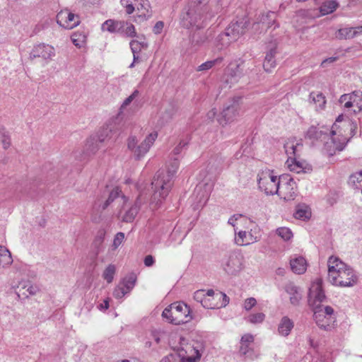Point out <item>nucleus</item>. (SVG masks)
Masks as SVG:
<instances>
[{
  "mask_svg": "<svg viewBox=\"0 0 362 362\" xmlns=\"http://www.w3.org/2000/svg\"><path fill=\"white\" fill-rule=\"evenodd\" d=\"M313 318L318 325L322 329L327 330L329 327L330 320L327 317L321 310H317L313 308Z\"/></svg>",
  "mask_w": 362,
  "mask_h": 362,
  "instance_id": "28",
  "label": "nucleus"
},
{
  "mask_svg": "<svg viewBox=\"0 0 362 362\" xmlns=\"http://www.w3.org/2000/svg\"><path fill=\"white\" fill-rule=\"evenodd\" d=\"M189 349H191V351H193L194 352L195 356H185L183 353L184 349H182V350L177 353L179 356H180L182 362H197L200 359L202 354L199 352V350L197 347L194 346H190Z\"/></svg>",
  "mask_w": 362,
  "mask_h": 362,
  "instance_id": "32",
  "label": "nucleus"
},
{
  "mask_svg": "<svg viewBox=\"0 0 362 362\" xmlns=\"http://www.w3.org/2000/svg\"><path fill=\"white\" fill-rule=\"evenodd\" d=\"M223 162L224 159L221 156H216L213 163V165L215 166L216 169L221 170L224 166Z\"/></svg>",
  "mask_w": 362,
  "mask_h": 362,
  "instance_id": "62",
  "label": "nucleus"
},
{
  "mask_svg": "<svg viewBox=\"0 0 362 362\" xmlns=\"http://www.w3.org/2000/svg\"><path fill=\"white\" fill-rule=\"evenodd\" d=\"M302 146V144L296 141V139H290L285 143L284 149L288 156L287 163H289L293 158H296V152L298 151V148H301Z\"/></svg>",
  "mask_w": 362,
  "mask_h": 362,
  "instance_id": "21",
  "label": "nucleus"
},
{
  "mask_svg": "<svg viewBox=\"0 0 362 362\" xmlns=\"http://www.w3.org/2000/svg\"><path fill=\"white\" fill-rule=\"evenodd\" d=\"M247 25L248 22L244 18H241L236 22H232L226 28V31L218 35V38L223 41L225 40V38H227V40L223 42V45H227L231 42L236 41L243 35L245 33Z\"/></svg>",
  "mask_w": 362,
  "mask_h": 362,
  "instance_id": "8",
  "label": "nucleus"
},
{
  "mask_svg": "<svg viewBox=\"0 0 362 362\" xmlns=\"http://www.w3.org/2000/svg\"><path fill=\"white\" fill-rule=\"evenodd\" d=\"M124 21H117L114 20H107L102 25L103 30H106L110 33H120Z\"/></svg>",
  "mask_w": 362,
  "mask_h": 362,
  "instance_id": "29",
  "label": "nucleus"
},
{
  "mask_svg": "<svg viewBox=\"0 0 362 362\" xmlns=\"http://www.w3.org/2000/svg\"><path fill=\"white\" fill-rule=\"evenodd\" d=\"M121 193L122 191L119 189V187L113 189L110 193L107 199L103 204L102 206L103 209L105 210L115 199L118 198L120 196Z\"/></svg>",
  "mask_w": 362,
  "mask_h": 362,
  "instance_id": "45",
  "label": "nucleus"
},
{
  "mask_svg": "<svg viewBox=\"0 0 362 362\" xmlns=\"http://www.w3.org/2000/svg\"><path fill=\"white\" fill-rule=\"evenodd\" d=\"M276 233L284 240H288L293 236L291 230L288 228L282 227L276 230Z\"/></svg>",
  "mask_w": 362,
  "mask_h": 362,
  "instance_id": "49",
  "label": "nucleus"
},
{
  "mask_svg": "<svg viewBox=\"0 0 362 362\" xmlns=\"http://www.w3.org/2000/svg\"><path fill=\"white\" fill-rule=\"evenodd\" d=\"M127 293H128L125 291V288L122 286L121 284H119L113 291V296L116 298H122Z\"/></svg>",
  "mask_w": 362,
  "mask_h": 362,
  "instance_id": "56",
  "label": "nucleus"
},
{
  "mask_svg": "<svg viewBox=\"0 0 362 362\" xmlns=\"http://www.w3.org/2000/svg\"><path fill=\"white\" fill-rule=\"evenodd\" d=\"M119 119V115L109 122L99 132L98 139L100 143L105 142L110 139H115L117 136L119 129L116 127V121Z\"/></svg>",
  "mask_w": 362,
  "mask_h": 362,
  "instance_id": "18",
  "label": "nucleus"
},
{
  "mask_svg": "<svg viewBox=\"0 0 362 362\" xmlns=\"http://www.w3.org/2000/svg\"><path fill=\"white\" fill-rule=\"evenodd\" d=\"M259 240L258 237L253 235L252 230H250L248 233L246 231L240 230L235 238V243L240 246L248 245L259 241Z\"/></svg>",
  "mask_w": 362,
  "mask_h": 362,
  "instance_id": "19",
  "label": "nucleus"
},
{
  "mask_svg": "<svg viewBox=\"0 0 362 362\" xmlns=\"http://www.w3.org/2000/svg\"><path fill=\"white\" fill-rule=\"evenodd\" d=\"M337 135L335 130L332 129L329 132V137L327 138V141H325L324 149L328 156H332L335 154L336 151H341L344 149L349 139H347L343 135H337V137H334Z\"/></svg>",
  "mask_w": 362,
  "mask_h": 362,
  "instance_id": "11",
  "label": "nucleus"
},
{
  "mask_svg": "<svg viewBox=\"0 0 362 362\" xmlns=\"http://www.w3.org/2000/svg\"><path fill=\"white\" fill-rule=\"evenodd\" d=\"M295 218L305 220L310 216V211L305 205H298L295 212Z\"/></svg>",
  "mask_w": 362,
  "mask_h": 362,
  "instance_id": "40",
  "label": "nucleus"
},
{
  "mask_svg": "<svg viewBox=\"0 0 362 362\" xmlns=\"http://www.w3.org/2000/svg\"><path fill=\"white\" fill-rule=\"evenodd\" d=\"M219 6L215 0H192L181 14V25L186 28H204L218 13Z\"/></svg>",
  "mask_w": 362,
  "mask_h": 362,
  "instance_id": "1",
  "label": "nucleus"
},
{
  "mask_svg": "<svg viewBox=\"0 0 362 362\" xmlns=\"http://www.w3.org/2000/svg\"><path fill=\"white\" fill-rule=\"evenodd\" d=\"M337 37L339 40L352 39L355 37L354 35V28L351 27L339 29Z\"/></svg>",
  "mask_w": 362,
  "mask_h": 362,
  "instance_id": "43",
  "label": "nucleus"
},
{
  "mask_svg": "<svg viewBox=\"0 0 362 362\" xmlns=\"http://www.w3.org/2000/svg\"><path fill=\"white\" fill-rule=\"evenodd\" d=\"M328 279L329 282L340 287L354 286L358 277L354 269L339 258L330 257L328 259Z\"/></svg>",
  "mask_w": 362,
  "mask_h": 362,
  "instance_id": "3",
  "label": "nucleus"
},
{
  "mask_svg": "<svg viewBox=\"0 0 362 362\" xmlns=\"http://www.w3.org/2000/svg\"><path fill=\"white\" fill-rule=\"evenodd\" d=\"M257 304V300L255 298H248L244 302V308L246 310H251Z\"/></svg>",
  "mask_w": 362,
  "mask_h": 362,
  "instance_id": "60",
  "label": "nucleus"
},
{
  "mask_svg": "<svg viewBox=\"0 0 362 362\" xmlns=\"http://www.w3.org/2000/svg\"><path fill=\"white\" fill-rule=\"evenodd\" d=\"M349 185L354 189L362 191V170L355 173L349 177Z\"/></svg>",
  "mask_w": 362,
  "mask_h": 362,
  "instance_id": "33",
  "label": "nucleus"
},
{
  "mask_svg": "<svg viewBox=\"0 0 362 362\" xmlns=\"http://www.w3.org/2000/svg\"><path fill=\"white\" fill-rule=\"evenodd\" d=\"M339 4L335 1H327L324 2L320 7V11L322 16L327 15L334 12L338 7Z\"/></svg>",
  "mask_w": 362,
  "mask_h": 362,
  "instance_id": "34",
  "label": "nucleus"
},
{
  "mask_svg": "<svg viewBox=\"0 0 362 362\" xmlns=\"http://www.w3.org/2000/svg\"><path fill=\"white\" fill-rule=\"evenodd\" d=\"M0 141L4 149L8 148L11 146V137L9 133L4 129L0 130Z\"/></svg>",
  "mask_w": 362,
  "mask_h": 362,
  "instance_id": "47",
  "label": "nucleus"
},
{
  "mask_svg": "<svg viewBox=\"0 0 362 362\" xmlns=\"http://www.w3.org/2000/svg\"><path fill=\"white\" fill-rule=\"evenodd\" d=\"M144 46L146 47L144 42H140L134 40L130 42V48L133 54H139Z\"/></svg>",
  "mask_w": 362,
  "mask_h": 362,
  "instance_id": "51",
  "label": "nucleus"
},
{
  "mask_svg": "<svg viewBox=\"0 0 362 362\" xmlns=\"http://www.w3.org/2000/svg\"><path fill=\"white\" fill-rule=\"evenodd\" d=\"M221 268L228 276H236L243 269V256L239 251H232L221 260Z\"/></svg>",
  "mask_w": 362,
  "mask_h": 362,
  "instance_id": "7",
  "label": "nucleus"
},
{
  "mask_svg": "<svg viewBox=\"0 0 362 362\" xmlns=\"http://www.w3.org/2000/svg\"><path fill=\"white\" fill-rule=\"evenodd\" d=\"M179 167V160L174 158L167 166V170L157 171L152 182L153 194L151 197V205L153 208L158 207L162 201L168 196L173 186L172 180Z\"/></svg>",
  "mask_w": 362,
  "mask_h": 362,
  "instance_id": "2",
  "label": "nucleus"
},
{
  "mask_svg": "<svg viewBox=\"0 0 362 362\" xmlns=\"http://www.w3.org/2000/svg\"><path fill=\"white\" fill-rule=\"evenodd\" d=\"M57 23L66 29H72L80 23L79 17L69 10H63L57 15Z\"/></svg>",
  "mask_w": 362,
  "mask_h": 362,
  "instance_id": "16",
  "label": "nucleus"
},
{
  "mask_svg": "<svg viewBox=\"0 0 362 362\" xmlns=\"http://www.w3.org/2000/svg\"><path fill=\"white\" fill-rule=\"evenodd\" d=\"M328 129H320L318 127L311 126L307 131L305 137L313 140H326L329 137Z\"/></svg>",
  "mask_w": 362,
  "mask_h": 362,
  "instance_id": "25",
  "label": "nucleus"
},
{
  "mask_svg": "<svg viewBox=\"0 0 362 362\" xmlns=\"http://www.w3.org/2000/svg\"><path fill=\"white\" fill-rule=\"evenodd\" d=\"M206 298L205 290H198L194 293V299L202 304Z\"/></svg>",
  "mask_w": 362,
  "mask_h": 362,
  "instance_id": "59",
  "label": "nucleus"
},
{
  "mask_svg": "<svg viewBox=\"0 0 362 362\" xmlns=\"http://www.w3.org/2000/svg\"><path fill=\"white\" fill-rule=\"evenodd\" d=\"M265 318V315L262 313H257L255 314H251L247 317V320L250 323L257 324L261 323L264 321Z\"/></svg>",
  "mask_w": 362,
  "mask_h": 362,
  "instance_id": "50",
  "label": "nucleus"
},
{
  "mask_svg": "<svg viewBox=\"0 0 362 362\" xmlns=\"http://www.w3.org/2000/svg\"><path fill=\"white\" fill-rule=\"evenodd\" d=\"M54 56L55 49L54 47L45 43L35 45L30 53L31 60L37 57H41L45 60H52Z\"/></svg>",
  "mask_w": 362,
  "mask_h": 362,
  "instance_id": "17",
  "label": "nucleus"
},
{
  "mask_svg": "<svg viewBox=\"0 0 362 362\" xmlns=\"http://www.w3.org/2000/svg\"><path fill=\"white\" fill-rule=\"evenodd\" d=\"M98 142H99L98 139H90L88 140L86 144V153L88 156L90 154H94L99 148Z\"/></svg>",
  "mask_w": 362,
  "mask_h": 362,
  "instance_id": "44",
  "label": "nucleus"
},
{
  "mask_svg": "<svg viewBox=\"0 0 362 362\" xmlns=\"http://www.w3.org/2000/svg\"><path fill=\"white\" fill-rule=\"evenodd\" d=\"M339 102L348 112L356 115L362 110V92L353 91L351 93L342 95Z\"/></svg>",
  "mask_w": 362,
  "mask_h": 362,
  "instance_id": "9",
  "label": "nucleus"
},
{
  "mask_svg": "<svg viewBox=\"0 0 362 362\" xmlns=\"http://www.w3.org/2000/svg\"><path fill=\"white\" fill-rule=\"evenodd\" d=\"M276 54V44L274 42L271 45V47L269 48V50L266 53L265 59L263 63V67L266 71H271L272 69L276 66V61L274 59Z\"/></svg>",
  "mask_w": 362,
  "mask_h": 362,
  "instance_id": "22",
  "label": "nucleus"
},
{
  "mask_svg": "<svg viewBox=\"0 0 362 362\" xmlns=\"http://www.w3.org/2000/svg\"><path fill=\"white\" fill-rule=\"evenodd\" d=\"M190 308L184 303H173L165 308L162 313L163 317L174 325H182L192 320Z\"/></svg>",
  "mask_w": 362,
  "mask_h": 362,
  "instance_id": "4",
  "label": "nucleus"
},
{
  "mask_svg": "<svg viewBox=\"0 0 362 362\" xmlns=\"http://www.w3.org/2000/svg\"><path fill=\"white\" fill-rule=\"evenodd\" d=\"M158 138V132L154 131L148 134L143 141L132 135L127 139V148L136 160H141L149 151L151 147Z\"/></svg>",
  "mask_w": 362,
  "mask_h": 362,
  "instance_id": "5",
  "label": "nucleus"
},
{
  "mask_svg": "<svg viewBox=\"0 0 362 362\" xmlns=\"http://www.w3.org/2000/svg\"><path fill=\"white\" fill-rule=\"evenodd\" d=\"M213 300L212 298L206 297L202 303V305L207 309H216L217 308V304L216 303H213Z\"/></svg>",
  "mask_w": 362,
  "mask_h": 362,
  "instance_id": "58",
  "label": "nucleus"
},
{
  "mask_svg": "<svg viewBox=\"0 0 362 362\" xmlns=\"http://www.w3.org/2000/svg\"><path fill=\"white\" fill-rule=\"evenodd\" d=\"M223 57H218L215 59L207 61L197 68V71H206L214 66L220 64L223 62Z\"/></svg>",
  "mask_w": 362,
  "mask_h": 362,
  "instance_id": "37",
  "label": "nucleus"
},
{
  "mask_svg": "<svg viewBox=\"0 0 362 362\" xmlns=\"http://www.w3.org/2000/svg\"><path fill=\"white\" fill-rule=\"evenodd\" d=\"M240 106L238 100H233L230 105L225 107L218 117V122L222 126L230 124L240 115Z\"/></svg>",
  "mask_w": 362,
  "mask_h": 362,
  "instance_id": "13",
  "label": "nucleus"
},
{
  "mask_svg": "<svg viewBox=\"0 0 362 362\" xmlns=\"http://www.w3.org/2000/svg\"><path fill=\"white\" fill-rule=\"evenodd\" d=\"M139 90H135L128 98H127L121 105L120 110L128 106L138 95Z\"/></svg>",
  "mask_w": 362,
  "mask_h": 362,
  "instance_id": "54",
  "label": "nucleus"
},
{
  "mask_svg": "<svg viewBox=\"0 0 362 362\" xmlns=\"http://www.w3.org/2000/svg\"><path fill=\"white\" fill-rule=\"evenodd\" d=\"M215 298L219 300V302H216L217 308L226 307L229 303V298L222 292L216 293Z\"/></svg>",
  "mask_w": 362,
  "mask_h": 362,
  "instance_id": "48",
  "label": "nucleus"
},
{
  "mask_svg": "<svg viewBox=\"0 0 362 362\" xmlns=\"http://www.w3.org/2000/svg\"><path fill=\"white\" fill-rule=\"evenodd\" d=\"M139 6H137L138 15L135 18L136 22L146 21L152 16V11L149 10L150 5L148 0H139Z\"/></svg>",
  "mask_w": 362,
  "mask_h": 362,
  "instance_id": "20",
  "label": "nucleus"
},
{
  "mask_svg": "<svg viewBox=\"0 0 362 362\" xmlns=\"http://www.w3.org/2000/svg\"><path fill=\"white\" fill-rule=\"evenodd\" d=\"M105 233L103 232H100L97 236L95 238L93 245L96 249V253L98 254L100 250V246L102 245L104 240Z\"/></svg>",
  "mask_w": 362,
  "mask_h": 362,
  "instance_id": "52",
  "label": "nucleus"
},
{
  "mask_svg": "<svg viewBox=\"0 0 362 362\" xmlns=\"http://www.w3.org/2000/svg\"><path fill=\"white\" fill-rule=\"evenodd\" d=\"M160 362H182V360L177 353H173L163 358Z\"/></svg>",
  "mask_w": 362,
  "mask_h": 362,
  "instance_id": "53",
  "label": "nucleus"
},
{
  "mask_svg": "<svg viewBox=\"0 0 362 362\" xmlns=\"http://www.w3.org/2000/svg\"><path fill=\"white\" fill-rule=\"evenodd\" d=\"M294 327L293 322L287 316H284L280 320L278 326V332L283 337H287Z\"/></svg>",
  "mask_w": 362,
  "mask_h": 362,
  "instance_id": "27",
  "label": "nucleus"
},
{
  "mask_svg": "<svg viewBox=\"0 0 362 362\" xmlns=\"http://www.w3.org/2000/svg\"><path fill=\"white\" fill-rule=\"evenodd\" d=\"M243 62L238 61L231 62L228 64L226 69L224 76H223V82L229 88L232 85L236 83L243 76V68L241 66Z\"/></svg>",
  "mask_w": 362,
  "mask_h": 362,
  "instance_id": "12",
  "label": "nucleus"
},
{
  "mask_svg": "<svg viewBox=\"0 0 362 362\" xmlns=\"http://www.w3.org/2000/svg\"><path fill=\"white\" fill-rule=\"evenodd\" d=\"M291 163H288V168L291 171H295L297 173H308L312 170L310 166H303V163L298 161L296 158H293L292 160H290Z\"/></svg>",
  "mask_w": 362,
  "mask_h": 362,
  "instance_id": "31",
  "label": "nucleus"
},
{
  "mask_svg": "<svg viewBox=\"0 0 362 362\" xmlns=\"http://www.w3.org/2000/svg\"><path fill=\"white\" fill-rule=\"evenodd\" d=\"M291 269L295 274H302L305 272L307 269V261L301 256H296L290 260Z\"/></svg>",
  "mask_w": 362,
  "mask_h": 362,
  "instance_id": "23",
  "label": "nucleus"
},
{
  "mask_svg": "<svg viewBox=\"0 0 362 362\" xmlns=\"http://www.w3.org/2000/svg\"><path fill=\"white\" fill-rule=\"evenodd\" d=\"M122 28L120 30V33L123 34L128 37H134L136 35V32L134 26L128 22L124 21Z\"/></svg>",
  "mask_w": 362,
  "mask_h": 362,
  "instance_id": "41",
  "label": "nucleus"
},
{
  "mask_svg": "<svg viewBox=\"0 0 362 362\" xmlns=\"http://www.w3.org/2000/svg\"><path fill=\"white\" fill-rule=\"evenodd\" d=\"M284 178L278 177L269 170H262L257 175L259 188L267 195H274L279 192L281 182H284Z\"/></svg>",
  "mask_w": 362,
  "mask_h": 362,
  "instance_id": "6",
  "label": "nucleus"
},
{
  "mask_svg": "<svg viewBox=\"0 0 362 362\" xmlns=\"http://www.w3.org/2000/svg\"><path fill=\"white\" fill-rule=\"evenodd\" d=\"M250 346V344H240V350H239L240 354L244 355V356L248 355V356H250V352H252V350Z\"/></svg>",
  "mask_w": 362,
  "mask_h": 362,
  "instance_id": "61",
  "label": "nucleus"
},
{
  "mask_svg": "<svg viewBox=\"0 0 362 362\" xmlns=\"http://www.w3.org/2000/svg\"><path fill=\"white\" fill-rule=\"evenodd\" d=\"M187 145V142L185 141H181L179 144L173 149V153L175 156L179 155L182 148Z\"/></svg>",
  "mask_w": 362,
  "mask_h": 362,
  "instance_id": "64",
  "label": "nucleus"
},
{
  "mask_svg": "<svg viewBox=\"0 0 362 362\" xmlns=\"http://www.w3.org/2000/svg\"><path fill=\"white\" fill-rule=\"evenodd\" d=\"M213 35L212 30H208L204 34H194L192 37V42L195 45H200L209 40Z\"/></svg>",
  "mask_w": 362,
  "mask_h": 362,
  "instance_id": "35",
  "label": "nucleus"
},
{
  "mask_svg": "<svg viewBox=\"0 0 362 362\" xmlns=\"http://www.w3.org/2000/svg\"><path fill=\"white\" fill-rule=\"evenodd\" d=\"M310 99L316 105L317 107L323 109L326 104L325 97L322 93L312 92L310 94Z\"/></svg>",
  "mask_w": 362,
  "mask_h": 362,
  "instance_id": "36",
  "label": "nucleus"
},
{
  "mask_svg": "<svg viewBox=\"0 0 362 362\" xmlns=\"http://www.w3.org/2000/svg\"><path fill=\"white\" fill-rule=\"evenodd\" d=\"M317 310H321L322 314H324L327 317H330L331 315L334 313V309L330 306L322 307L320 305H316L315 307Z\"/></svg>",
  "mask_w": 362,
  "mask_h": 362,
  "instance_id": "55",
  "label": "nucleus"
},
{
  "mask_svg": "<svg viewBox=\"0 0 362 362\" xmlns=\"http://www.w3.org/2000/svg\"><path fill=\"white\" fill-rule=\"evenodd\" d=\"M17 294L24 296L28 298L30 295L34 296L38 291L39 288L37 286L33 285L30 281L20 283L17 287Z\"/></svg>",
  "mask_w": 362,
  "mask_h": 362,
  "instance_id": "26",
  "label": "nucleus"
},
{
  "mask_svg": "<svg viewBox=\"0 0 362 362\" xmlns=\"http://www.w3.org/2000/svg\"><path fill=\"white\" fill-rule=\"evenodd\" d=\"M276 15L275 12L269 11L265 14H262L260 22L262 24H265L267 28H270L276 22Z\"/></svg>",
  "mask_w": 362,
  "mask_h": 362,
  "instance_id": "39",
  "label": "nucleus"
},
{
  "mask_svg": "<svg viewBox=\"0 0 362 362\" xmlns=\"http://www.w3.org/2000/svg\"><path fill=\"white\" fill-rule=\"evenodd\" d=\"M115 266L113 264H109L107 267L105 269L103 277L107 283H111L114 279V276L115 274Z\"/></svg>",
  "mask_w": 362,
  "mask_h": 362,
  "instance_id": "46",
  "label": "nucleus"
},
{
  "mask_svg": "<svg viewBox=\"0 0 362 362\" xmlns=\"http://www.w3.org/2000/svg\"><path fill=\"white\" fill-rule=\"evenodd\" d=\"M121 199L123 201L122 209L119 216L123 222L132 223L136 216L141 204V197L139 196L133 204H128V198L122 195Z\"/></svg>",
  "mask_w": 362,
  "mask_h": 362,
  "instance_id": "10",
  "label": "nucleus"
},
{
  "mask_svg": "<svg viewBox=\"0 0 362 362\" xmlns=\"http://www.w3.org/2000/svg\"><path fill=\"white\" fill-rule=\"evenodd\" d=\"M86 35L83 32H75L71 35V40L74 45L78 47L84 46L86 42Z\"/></svg>",
  "mask_w": 362,
  "mask_h": 362,
  "instance_id": "38",
  "label": "nucleus"
},
{
  "mask_svg": "<svg viewBox=\"0 0 362 362\" xmlns=\"http://www.w3.org/2000/svg\"><path fill=\"white\" fill-rule=\"evenodd\" d=\"M136 281V277L134 274H131L130 276L125 277L119 284H121L122 286H124V288H125V291L129 293L134 287Z\"/></svg>",
  "mask_w": 362,
  "mask_h": 362,
  "instance_id": "42",
  "label": "nucleus"
},
{
  "mask_svg": "<svg viewBox=\"0 0 362 362\" xmlns=\"http://www.w3.org/2000/svg\"><path fill=\"white\" fill-rule=\"evenodd\" d=\"M13 262L11 252L7 248L0 245V267H5Z\"/></svg>",
  "mask_w": 362,
  "mask_h": 362,
  "instance_id": "30",
  "label": "nucleus"
},
{
  "mask_svg": "<svg viewBox=\"0 0 362 362\" xmlns=\"http://www.w3.org/2000/svg\"><path fill=\"white\" fill-rule=\"evenodd\" d=\"M325 298L326 296L322 289V280L320 278L316 279L309 288L308 302L310 305L315 308L316 305H320Z\"/></svg>",
  "mask_w": 362,
  "mask_h": 362,
  "instance_id": "14",
  "label": "nucleus"
},
{
  "mask_svg": "<svg viewBox=\"0 0 362 362\" xmlns=\"http://www.w3.org/2000/svg\"><path fill=\"white\" fill-rule=\"evenodd\" d=\"M254 341V337L250 334H244L240 340V344H251Z\"/></svg>",
  "mask_w": 362,
  "mask_h": 362,
  "instance_id": "63",
  "label": "nucleus"
},
{
  "mask_svg": "<svg viewBox=\"0 0 362 362\" xmlns=\"http://www.w3.org/2000/svg\"><path fill=\"white\" fill-rule=\"evenodd\" d=\"M284 182H281L278 194L281 198L285 200H293L296 195V183L293 177L283 176Z\"/></svg>",
  "mask_w": 362,
  "mask_h": 362,
  "instance_id": "15",
  "label": "nucleus"
},
{
  "mask_svg": "<svg viewBox=\"0 0 362 362\" xmlns=\"http://www.w3.org/2000/svg\"><path fill=\"white\" fill-rule=\"evenodd\" d=\"M285 291L290 296L291 303L293 305H298L302 298L300 288L293 283H288L285 286Z\"/></svg>",
  "mask_w": 362,
  "mask_h": 362,
  "instance_id": "24",
  "label": "nucleus"
},
{
  "mask_svg": "<svg viewBox=\"0 0 362 362\" xmlns=\"http://www.w3.org/2000/svg\"><path fill=\"white\" fill-rule=\"evenodd\" d=\"M124 234L122 232H119L116 234L115 236L112 247L114 249H117L124 241Z\"/></svg>",
  "mask_w": 362,
  "mask_h": 362,
  "instance_id": "57",
  "label": "nucleus"
}]
</instances>
